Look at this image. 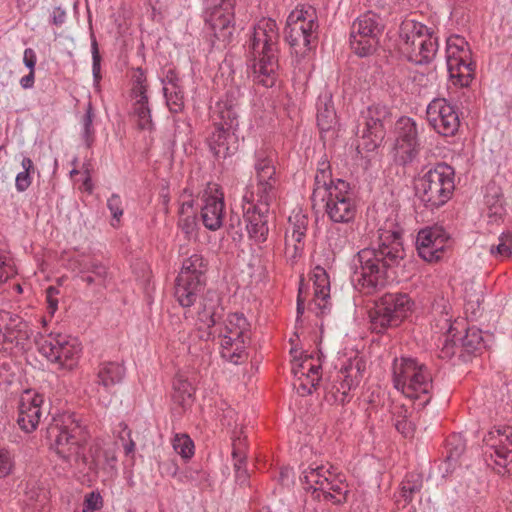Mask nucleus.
Segmentation results:
<instances>
[{"instance_id": "f257e3e1", "label": "nucleus", "mask_w": 512, "mask_h": 512, "mask_svg": "<svg viewBox=\"0 0 512 512\" xmlns=\"http://www.w3.org/2000/svg\"><path fill=\"white\" fill-rule=\"evenodd\" d=\"M49 437L52 439L51 448L70 466L87 469V473L97 476L103 472L107 476L116 473L117 457L112 444L103 440H93L88 445V451L83 453V437L80 426L71 416L64 417L61 423L51 425Z\"/></svg>"}, {"instance_id": "f03ea898", "label": "nucleus", "mask_w": 512, "mask_h": 512, "mask_svg": "<svg viewBox=\"0 0 512 512\" xmlns=\"http://www.w3.org/2000/svg\"><path fill=\"white\" fill-rule=\"evenodd\" d=\"M404 256L401 231L397 227L379 229L378 248H365L357 253L351 281L364 295H373L387 283V270Z\"/></svg>"}, {"instance_id": "7ed1b4c3", "label": "nucleus", "mask_w": 512, "mask_h": 512, "mask_svg": "<svg viewBox=\"0 0 512 512\" xmlns=\"http://www.w3.org/2000/svg\"><path fill=\"white\" fill-rule=\"evenodd\" d=\"M274 162L272 152L263 149L255 152L256 188L248 186L242 198L246 229L255 243L265 242L269 233V206L276 198L278 184Z\"/></svg>"}, {"instance_id": "20e7f679", "label": "nucleus", "mask_w": 512, "mask_h": 512, "mask_svg": "<svg viewBox=\"0 0 512 512\" xmlns=\"http://www.w3.org/2000/svg\"><path fill=\"white\" fill-rule=\"evenodd\" d=\"M278 39L279 29L275 20L263 18L254 26L248 52L254 61L256 79L265 87H272L276 80Z\"/></svg>"}, {"instance_id": "39448f33", "label": "nucleus", "mask_w": 512, "mask_h": 512, "mask_svg": "<svg viewBox=\"0 0 512 512\" xmlns=\"http://www.w3.org/2000/svg\"><path fill=\"white\" fill-rule=\"evenodd\" d=\"M318 28L317 11L312 5L299 4L287 17L285 39L296 57L299 69L307 66V62H302L311 50V43L317 38Z\"/></svg>"}, {"instance_id": "423d86ee", "label": "nucleus", "mask_w": 512, "mask_h": 512, "mask_svg": "<svg viewBox=\"0 0 512 512\" xmlns=\"http://www.w3.org/2000/svg\"><path fill=\"white\" fill-rule=\"evenodd\" d=\"M393 384L405 397L420 400V406L429 403L432 389V376L428 368L409 357L396 358L392 366Z\"/></svg>"}, {"instance_id": "0eeeda50", "label": "nucleus", "mask_w": 512, "mask_h": 512, "mask_svg": "<svg viewBox=\"0 0 512 512\" xmlns=\"http://www.w3.org/2000/svg\"><path fill=\"white\" fill-rule=\"evenodd\" d=\"M214 330L220 339V354L225 361L238 365L247 359L251 327L242 313L228 314Z\"/></svg>"}, {"instance_id": "6e6552de", "label": "nucleus", "mask_w": 512, "mask_h": 512, "mask_svg": "<svg viewBox=\"0 0 512 512\" xmlns=\"http://www.w3.org/2000/svg\"><path fill=\"white\" fill-rule=\"evenodd\" d=\"M454 169L445 164H437L429 169L416 183V192L421 202L430 209L444 205L455 189Z\"/></svg>"}, {"instance_id": "1a4fd4ad", "label": "nucleus", "mask_w": 512, "mask_h": 512, "mask_svg": "<svg viewBox=\"0 0 512 512\" xmlns=\"http://www.w3.org/2000/svg\"><path fill=\"white\" fill-rule=\"evenodd\" d=\"M301 481L306 490L317 493V498L340 504L346 501L348 485L333 466L313 463L302 472Z\"/></svg>"}, {"instance_id": "9d476101", "label": "nucleus", "mask_w": 512, "mask_h": 512, "mask_svg": "<svg viewBox=\"0 0 512 512\" xmlns=\"http://www.w3.org/2000/svg\"><path fill=\"white\" fill-rule=\"evenodd\" d=\"M312 200L323 204L327 217L334 223L348 224L356 217L357 202L349 184L344 180L336 179V185L312 193Z\"/></svg>"}, {"instance_id": "9b49d317", "label": "nucleus", "mask_w": 512, "mask_h": 512, "mask_svg": "<svg viewBox=\"0 0 512 512\" xmlns=\"http://www.w3.org/2000/svg\"><path fill=\"white\" fill-rule=\"evenodd\" d=\"M450 306L447 303L434 307V313L439 314V319L435 320L436 333H440L441 336L439 341L442 346V357H450L455 353V347L458 342H461L462 346L468 352H474L481 348L483 344L482 333L476 327H469L466 330V334L462 338L456 337L457 322H452V315L449 314Z\"/></svg>"}, {"instance_id": "f8f14e48", "label": "nucleus", "mask_w": 512, "mask_h": 512, "mask_svg": "<svg viewBox=\"0 0 512 512\" xmlns=\"http://www.w3.org/2000/svg\"><path fill=\"white\" fill-rule=\"evenodd\" d=\"M39 353L59 369L71 371L79 363L82 345L77 338L62 334L50 333L37 340Z\"/></svg>"}, {"instance_id": "ddd939ff", "label": "nucleus", "mask_w": 512, "mask_h": 512, "mask_svg": "<svg viewBox=\"0 0 512 512\" xmlns=\"http://www.w3.org/2000/svg\"><path fill=\"white\" fill-rule=\"evenodd\" d=\"M412 302L406 294H386L369 312L370 327L376 333L398 326L411 312Z\"/></svg>"}, {"instance_id": "4468645a", "label": "nucleus", "mask_w": 512, "mask_h": 512, "mask_svg": "<svg viewBox=\"0 0 512 512\" xmlns=\"http://www.w3.org/2000/svg\"><path fill=\"white\" fill-rule=\"evenodd\" d=\"M447 69L454 85L467 87L474 76V63L468 42L459 35H452L446 42Z\"/></svg>"}, {"instance_id": "2eb2a0df", "label": "nucleus", "mask_w": 512, "mask_h": 512, "mask_svg": "<svg viewBox=\"0 0 512 512\" xmlns=\"http://www.w3.org/2000/svg\"><path fill=\"white\" fill-rule=\"evenodd\" d=\"M383 25L380 17L371 11L357 17L351 26L350 47L360 57L371 55L379 44Z\"/></svg>"}, {"instance_id": "dca6fc26", "label": "nucleus", "mask_w": 512, "mask_h": 512, "mask_svg": "<svg viewBox=\"0 0 512 512\" xmlns=\"http://www.w3.org/2000/svg\"><path fill=\"white\" fill-rule=\"evenodd\" d=\"M365 370L366 363L362 357L355 355L348 359L338 372L336 382L327 389V401L339 404L349 401L350 391L360 384Z\"/></svg>"}, {"instance_id": "f3484780", "label": "nucleus", "mask_w": 512, "mask_h": 512, "mask_svg": "<svg viewBox=\"0 0 512 512\" xmlns=\"http://www.w3.org/2000/svg\"><path fill=\"white\" fill-rule=\"evenodd\" d=\"M235 0H204V20L214 37L229 42L234 31Z\"/></svg>"}, {"instance_id": "a211bd4d", "label": "nucleus", "mask_w": 512, "mask_h": 512, "mask_svg": "<svg viewBox=\"0 0 512 512\" xmlns=\"http://www.w3.org/2000/svg\"><path fill=\"white\" fill-rule=\"evenodd\" d=\"M32 330L20 316L0 311V351L20 352L30 344Z\"/></svg>"}, {"instance_id": "6ab92c4d", "label": "nucleus", "mask_w": 512, "mask_h": 512, "mask_svg": "<svg viewBox=\"0 0 512 512\" xmlns=\"http://www.w3.org/2000/svg\"><path fill=\"white\" fill-rule=\"evenodd\" d=\"M390 117L389 109L385 105L373 104L362 112V126L360 134L362 147L366 151L375 150L385 137V122Z\"/></svg>"}, {"instance_id": "aec40b11", "label": "nucleus", "mask_w": 512, "mask_h": 512, "mask_svg": "<svg viewBox=\"0 0 512 512\" xmlns=\"http://www.w3.org/2000/svg\"><path fill=\"white\" fill-rule=\"evenodd\" d=\"M485 454L492 460L498 473L512 471V427L494 428L483 439Z\"/></svg>"}, {"instance_id": "412c9836", "label": "nucleus", "mask_w": 512, "mask_h": 512, "mask_svg": "<svg viewBox=\"0 0 512 512\" xmlns=\"http://www.w3.org/2000/svg\"><path fill=\"white\" fill-rule=\"evenodd\" d=\"M426 117L434 131L445 137L454 136L460 126L456 107L445 98H434L426 108Z\"/></svg>"}, {"instance_id": "4be33fe9", "label": "nucleus", "mask_w": 512, "mask_h": 512, "mask_svg": "<svg viewBox=\"0 0 512 512\" xmlns=\"http://www.w3.org/2000/svg\"><path fill=\"white\" fill-rule=\"evenodd\" d=\"M437 50V38L423 26L418 29L414 28L409 34H406L402 45V51L410 61L416 64L430 62L434 59Z\"/></svg>"}, {"instance_id": "5701e85b", "label": "nucleus", "mask_w": 512, "mask_h": 512, "mask_svg": "<svg viewBox=\"0 0 512 512\" xmlns=\"http://www.w3.org/2000/svg\"><path fill=\"white\" fill-rule=\"evenodd\" d=\"M223 308L221 299L215 291H207L199 300L196 319L199 331V337L205 341L216 337L218 320L221 318Z\"/></svg>"}, {"instance_id": "b1692460", "label": "nucleus", "mask_w": 512, "mask_h": 512, "mask_svg": "<svg viewBox=\"0 0 512 512\" xmlns=\"http://www.w3.org/2000/svg\"><path fill=\"white\" fill-rule=\"evenodd\" d=\"M451 239L441 226H432L420 230L416 246L419 256L427 262L439 261L450 246Z\"/></svg>"}, {"instance_id": "393cba45", "label": "nucleus", "mask_w": 512, "mask_h": 512, "mask_svg": "<svg viewBox=\"0 0 512 512\" xmlns=\"http://www.w3.org/2000/svg\"><path fill=\"white\" fill-rule=\"evenodd\" d=\"M292 373L295 378L294 386L297 392L302 396L311 394L321 379L320 358L305 355L299 359H294Z\"/></svg>"}, {"instance_id": "a878e982", "label": "nucleus", "mask_w": 512, "mask_h": 512, "mask_svg": "<svg viewBox=\"0 0 512 512\" xmlns=\"http://www.w3.org/2000/svg\"><path fill=\"white\" fill-rule=\"evenodd\" d=\"M308 222V216L300 209L294 210L288 218L285 233V257L290 261H295L303 253Z\"/></svg>"}, {"instance_id": "bb28decb", "label": "nucleus", "mask_w": 512, "mask_h": 512, "mask_svg": "<svg viewBox=\"0 0 512 512\" xmlns=\"http://www.w3.org/2000/svg\"><path fill=\"white\" fill-rule=\"evenodd\" d=\"M201 219L211 231L220 229L224 220V195L217 184H208L202 196Z\"/></svg>"}, {"instance_id": "cd10ccee", "label": "nucleus", "mask_w": 512, "mask_h": 512, "mask_svg": "<svg viewBox=\"0 0 512 512\" xmlns=\"http://www.w3.org/2000/svg\"><path fill=\"white\" fill-rule=\"evenodd\" d=\"M43 396L34 390H25L19 402V414L17 422L26 433L34 431L42 415L41 406Z\"/></svg>"}, {"instance_id": "c85d7f7f", "label": "nucleus", "mask_w": 512, "mask_h": 512, "mask_svg": "<svg viewBox=\"0 0 512 512\" xmlns=\"http://www.w3.org/2000/svg\"><path fill=\"white\" fill-rule=\"evenodd\" d=\"M314 296L308 310L316 316H323L330 311V280L326 270L320 266L313 269L311 274Z\"/></svg>"}, {"instance_id": "c756f323", "label": "nucleus", "mask_w": 512, "mask_h": 512, "mask_svg": "<svg viewBox=\"0 0 512 512\" xmlns=\"http://www.w3.org/2000/svg\"><path fill=\"white\" fill-rule=\"evenodd\" d=\"M68 267L71 271L77 273L87 285H92L96 280H104L107 276L106 266L97 259L79 255L69 261Z\"/></svg>"}, {"instance_id": "7c9ffc66", "label": "nucleus", "mask_w": 512, "mask_h": 512, "mask_svg": "<svg viewBox=\"0 0 512 512\" xmlns=\"http://www.w3.org/2000/svg\"><path fill=\"white\" fill-rule=\"evenodd\" d=\"M126 368L122 362L105 361L99 364L96 372L98 392L103 389L108 394L114 393V387L123 382Z\"/></svg>"}, {"instance_id": "2f4dec72", "label": "nucleus", "mask_w": 512, "mask_h": 512, "mask_svg": "<svg viewBox=\"0 0 512 512\" xmlns=\"http://www.w3.org/2000/svg\"><path fill=\"white\" fill-rule=\"evenodd\" d=\"M204 288L205 281L177 276L174 296L182 307L189 308L196 303Z\"/></svg>"}, {"instance_id": "473e14b6", "label": "nucleus", "mask_w": 512, "mask_h": 512, "mask_svg": "<svg viewBox=\"0 0 512 512\" xmlns=\"http://www.w3.org/2000/svg\"><path fill=\"white\" fill-rule=\"evenodd\" d=\"M237 106V101L232 95L218 101L213 115L214 126L236 130L239 125Z\"/></svg>"}, {"instance_id": "72a5a7b5", "label": "nucleus", "mask_w": 512, "mask_h": 512, "mask_svg": "<svg viewBox=\"0 0 512 512\" xmlns=\"http://www.w3.org/2000/svg\"><path fill=\"white\" fill-rule=\"evenodd\" d=\"M316 117L317 125L323 132L330 131L337 126V114L329 91H324L318 96Z\"/></svg>"}, {"instance_id": "f704fd0d", "label": "nucleus", "mask_w": 512, "mask_h": 512, "mask_svg": "<svg viewBox=\"0 0 512 512\" xmlns=\"http://www.w3.org/2000/svg\"><path fill=\"white\" fill-rule=\"evenodd\" d=\"M234 130L215 126L214 131L208 138L210 150L217 158H226L231 155L236 147L234 146Z\"/></svg>"}, {"instance_id": "c9c22d12", "label": "nucleus", "mask_w": 512, "mask_h": 512, "mask_svg": "<svg viewBox=\"0 0 512 512\" xmlns=\"http://www.w3.org/2000/svg\"><path fill=\"white\" fill-rule=\"evenodd\" d=\"M484 204L486 207V215L490 223L499 222L505 215L506 209L503 203V196L500 188L495 184L487 185Z\"/></svg>"}, {"instance_id": "e433bc0d", "label": "nucleus", "mask_w": 512, "mask_h": 512, "mask_svg": "<svg viewBox=\"0 0 512 512\" xmlns=\"http://www.w3.org/2000/svg\"><path fill=\"white\" fill-rule=\"evenodd\" d=\"M208 270V260L201 253H193L182 262L178 276L205 281Z\"/></svg>"}, {"instance_id": "4c0bfd02", "label": "nucleus", "mask_w": 512, "mask_h": 512, "mask_svg": "<svg viewBox=\"0 0 512 512\" xmlns=\"http://www.w3.org/2000/svg\"><path fill=\"white\" fill-rule=\"evenodd\" d=\"M232 457L237 482L245 484L248 480V471L246 469V441L245 438L238 437L232 442Z\"/></svg>"}, {"instance_id": "58836bf2", "label": "nucleus", "mask_w": 512, "mask_h": 512, "mask_svg": "<svg viewBox=\"0 0 512 512\" xmlns=\"http://www.w3.org/2000/svg\"><path fill=\"white\" fill-rule=\"evenodd\" d=\"M422 484L423 480L419 474L408 473L402 481L399 491L395 494L396 502L398 504L403 502V506L410 503L414 495L420 492Z\"/></svg>"}, {"instance_id": "ea45409f", "label": "nucleus", "mask_w": 512, "mask_h": 512, "mask_svg": "<svg viewBox=\"0 0 512 512\" xmlns=\"http://www.w3.org/2000/svg\"><path fill=\"white\" fill-rule=\"evenodd\" d=\"M394 142H420L416 121L410 117H400L394 127Z\"/></svg>"}, {"instance_id": "a19ab883", "label": "nucleus", "mask_w": 512, "mask_h": 512, "mask_svg": "<svg viewBox=\"0 0 512 512\" xmlns=\"http://www.w3.org/2000/svg\"><path fill=\"white\" fill-rule=\"evenodd\" d=\"M419 151L420 142H394L391 154L396 163L406 165L418 156Z\"/></svg>"}, {"instance_id": "79ce46f5", "label": "nucleus", "mask_w": 512, "mask_h": 512, "mask_svg": "<svg viewBox=\"0 0 512 512\" xmlns=\"http://www.w3.org/2000/svg\"><path fill=\"white\" fill-rule=\"evenodd\" d=\"M133 115L137 126L141 130H152L153 121L148 103V96H134Z\"/></svg>"}, {"instance_id": "37998d69", "label": "nucleus", "mask_w": 512, "mask_h": 512, "mask_svg": "<svg viewBox=\"0 0 512 512\" xmlns=\"http://www.w3.org/2000/svg\"><path fill=\"white\" fill-rule=\"evenodd\" d=\"M408 409L404 405H395L392 410L393 424L396 430L404 437H411L414 433V424L408 418Z\"/></svg>"}, {"instance_id": "c03bdc74", "label": "nucleus", "mask_w": 512, "mask_h": 512, "mask_svg": "<svg viewBox=\"0 0 512 512\" xmlns=\"http://www.w3.org/2000/svg\"><path fill=\"white\" fill-rule=\"evenodd\" d=\"M332 185H336V180L332 179L329 161L326 157H323L318 162L313 193H317L320 189L327 190Z\"/></svg>"}, {"instance_id": "a18cd8bd", "label": "nucleus", "mask_w": 512, "mask_h": 512, "mask_svg": "<svg viewBox=\"0 0 512 512\" xmlns=\"http://www.w3.org/2000/svg\"><path fill=\"white\" fill-rule=\"evenodd\" d=\"M21 166L23 171L19 172L15 179V187L18 192H24L29 188L32 183L31 174L35 171L34 163L29 157H23Z\"/></svg>"}, {"instance_id": "49530a36", "label": "nucleus", "mask_w": 512, "mask_h": 512, "mask_svg": "<svg viewBox=\"0 0 512 512\" xmlns=\"http://www.w3.org/2000/svg\"><path fill=\"white\" fill-rule=\"evenodd\" d=\"M490 254L504 260L512 256V233L505 232L498 237V243L490 247Z\"/></svg>"}, {"instance_id": "de8ad7c7", "label": "nucleus", "mask_w": 512, "mask_h": 512, "mask_svg": "<svg viewBox=\"0 0 512 512\" xmlns=\"http://www.w3.org/2000/svg\"><path fill=\"white\" fill-rule=\"evenodd\" d=\"M95 114L94 109L89 102L85 109V114L82 117L81 124H82V130H81V136L83 141L86 143L88 147H90L94 141V135L95 131L93 128V120H94Z\"/></svg>"}, {"instance_id": "09e8293b", "label": "nucleus", "mask_w": 512, "mask_h": 512, "mask_svg": "<svg viewBox=\"0 0 512 512\" xmlns=\"http://www.w3.org/2000/svg\"><path fill=\"white\" fill-rule=\"evenodd\" d=\"M173 449L184 459H190L194 455V443L186 434H176L174 436Z\"/></svg>"}, {"instance_id": "8fccbe9b", "label": "nucleus", "mask_w": 512, "mask_h": 512, "mask_svg": "<svg viewBox=\"0 0 512 512\" xmlns=\"http://www.w3.org/2000/svg\"><path fill=\"white\" fill-rule=\"evenodd\" d=\"M167 106L172 113H179L184 108V92L182 87L163 91Z\"/></svg>"}, {"instance_id": "3c124183", "label": "nucleus", "mask_w": 512, "mask_h": 512, "mask_svg": "<svg viewBox=\"0 0 512 512\" xmlns=\"http://www.w3.org/2000/svg\"><path fill=\"white\" fill-rule=\"evenodd\" d=\"M107 208L112 215L111 225L113 227H119L124 213L121 197L118 194H112L107 200Z\"/></svg>"}, {"instance_id": "603ef678", "label": "nucleus", "mask_w": 512, "mask_h": 512, "mask_svg": "<svg viewBox=\"0 0 512 512\" xmlns=\"http://www.w3.org/2000/svg\"><path fill=\"white\" fill-rule=\"evenodd\" d=\"M174 399L184 405L192 397V388L187 380L178 378L173 383Z\"/></svg>"}, {"instance_id": "864d4df0", "label": "nucleus", "mask_w": 512, "mask_h": 512, "mask_svg": "<svg viewBox=\"0 0 512 512\" xmlns=\"http://www.w3.org/2000/svg\"><path fill=\"white\" fill-rule=\"evenodd\" d=\"M103 498L99 491L87 493L84 497L82 512H95L103 507Z\"/></svg>"}, {"instance_id": "5fc2aeb1", "label": "nucleus", "mask_w": 512, "mask_h": 512, "mask_svg": "<svg viewBox=\"0 0 512 512\" xmlns=\"http://www.w3.org/2000/svg\"><path fill=\"white\" fill-rule=\"evenodd\" d=\"M178 226L188 238L192 237L195 234L197 228L195 214L179 216Z\"/></svg>"}, {"instance_id": "6e6d98bb", "label": "nucleus", "mask_w": 512, "mask_h": 512, "mask_svg": "<svg viewBox=\"0 0 512 512\" xmlns=\"http://www.w3.org/2000/svg\"><path fill=\"white\" fill-rule=\"evenodd\" d=\"M237 421H238V414L235 412L234 409L227 408L226 410H224L223 415L221 417V422H222L223 426H226L228 428H233L234 429L233 430L232 441L234 439L238 438V437L243 438L241 436V433L238 436H236V434H237L236 429H237V426H238Z\"/></svg>"}, {"instance_id": "4d7b16f0", "label": "nucleus", "mask_w": 512, "mask_h": 512, "mask_svg": "<svg viewBox=\"0 0 512 512\" xmlns=\"http://www.w3.org/2000/svg\"><path fill=\"white\" fill-rule=\"evenodd\" d=\"M134 78V86H133V96H146L147 95V85H146V76L144 71L141 68H137Z\"/></svg>"}, {"instance_id": "13d9d810", "label": "nucleus", "mask_w": 512, "mask_h": 512, "mask_svg": "<svg viewBox=\"0 0 512 512\" xmlns=\"http://www.w3.org/2000/svg\"><path fill=\"white\" fill-rule=\"evenodd\" d=\"M15 274L14 266L2 252H0V283L7 281Z\"/></svg>"}, {"instance_id": "bf43d9fd", "label": "nucleus", "mask_w": 512, "mask_h": 512, "mask_svg": "<svg viewBox=\"0 0 512 512\" xmlns=\"http://www.w3.org/2000/svg\"><path fill=\"white\" fill-rule=\"evenodd\" d=\"M60 291L57 287L49 286L46 289V301H47V311L53 316L58 309V295Z\"/></svg>"}, {"instance_id": "052dcab7", "label": "nucleus", "mask_w": 512, "mask_h": 512, "mask_svg": "<svg viewBox=\"0 0 512 512\" xmlns=\"http://www.w3.org/2000/svg\"><path fill=\"white\" fill-rule=\"evenodd\" d=\"M13 467V460L10 452L0 448V478L10 474Z\"/></svg>"}, {"instance_id": "680f3d73", "label": "nucleus", "mask_w": 512, "mask_h": 512, "mask_svg": "<svg viewBox=\"0 0 512 512\" xmlns=\"http://www.w3.org/2000/svg\"><path fill=\"white\" fill-rule=\"evenodd\" d=\"M163 91H167L168 89H176L177 87H181L180 79L176 71L172 68H169L165 75L162 78Z\"/></svg>"}, {"instance_id": "e2e57ef3", "label": "nucleus", "mask_w": 512, "mask_h": 512, "mask_svg": "<svg viewBox=\"0 0 512 512\" xmlns=\"http://www.w3.org/2000/svg\"><path fill=\"white\" fill-rule=\"evenodd\" d=\"M91 49H92V72H93V77H94V80L96 82H98L101 78L100 76V61H101V58H100V54H99V50H98V45H97V42L95 39L92 40V44H91Z\"/></svg>"}, {"instance_id": "0e129e2a", "label": "nucleus", "mask_w": 512, "mask_h": 512, "mask_svg": "<svg viewBox=\"0 0 512 512\" xmlns=\"http://www.w3.org/2000/svg\"><path fill=\"white\" fill-rule=\"evenodd\" d=\"M179 216H186L194 213V200L191 194H187L186 191L181 195L180 198Z\"/></svg>"}, {"instance_id": "69168bd1", "label": "nucleus", "mask_w": 512, "mask_h": 512, "mask_svg": "<svg viewBox=\"0 0 512 512\" xmlns=\"http://www.w3.org/2000/svg\"><path fill=\"white\" fill-rule=\"evenodd\" d=\"M37 62V56L35 51L32 48H26L23 53V63L24 65L32 71H35V66Z\"/></svg>"}, {"instance_id": "338daca9", "label": "nucleus", "mask_w": 512, "mask_h": 512, "mask_svg": "<svg viewBox=\"0 0 512 512\" xmlns=\"http://www.w3.org/2000/svg\"><path fill=\"white\" fill-rule=\"evenodd\" d=\"M65 18L66 12L60 7H56L51 14V22L56 26L62 25L65 22Z\"/></svg>"}, {"instance_id": "774afa93", "label": "nucleus", "mask_w": 512, "mask_h": 512, "mask_svg": "<svg viewBox=\"0 0 512 512\" xmlns=\"http://www.w3.org/2000/svg\"><path fill=\"white\" fill-rule=\"evenodd\" d=\"M35 82V71L30 70L28 75L23 76L20 79V85L23 89H30L34 86Z\"/></svg>"}]
</instances>
